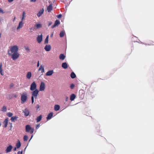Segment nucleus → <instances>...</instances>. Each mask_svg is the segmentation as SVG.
<instances>
[{"mask_svg":"<svg viewBox=\"0 0 154 154\" xmlns=\"http://www.w3.org/2000/svg\"><path fill=\"white\" fill-rule=\"evenodd\" d=\"M7 115L9 117H11L13 116V113L10 112H9L7 113Z\"/></svg>","mask_w":154,"mask_h":154,"instance_id":"nucleus-36","label":"nucleus"},{"mask_svg":"<svg viewBox=\"0 0 154 154\" xmlns=\"http://www.w3.org/2000/svg\"><path fill=\"white\" fill-rule=\"evenodd\" d=\"M15 19H16V17H14V19H13V21H14L15 20Z\"/></svg>","mask_w":154,"mask_h":154,"instance_id":"nucleus-52","label":"nucleus"},{"mask_svg":"<svg viewBox=\"0 0 154 154\" xmlns=\"http://www.w3.org/2000/svg\"><path fill=\"white\" fill-rule=\"evenodd\" d=\"M53 113L52 112H51L48 116L47 117V120L50 119L53 116Z\"/></svg>","mask_w":154,"mask_h":154,"instance_id":"nucleus-25","label":"nucleus"},{"mask_svg":"<svg viewBox=\"0 0 154 154\" xmlns=\"http://www.w3.org/2000/svg\"><path fill=\"white\" fill-rule=\"evenodd\" d=\"M1 125V123L0 122V126Z\"/></svg>","mask_w":154,"mask_h":154,"instance_id":"nucleus-55","label":"nucleus"},{"mask_svg":"<svg viewBox=\"0 0 154 154\" xmlns=\"http://www.w3.org/2000/svg\"><path fill=\"white\" fill-rule=\"evenodd\" d=\"M4 12H3V11L2 9L0 8V13H4Z\"/></svg>","mask_w":154,"mask_h":154,"instance_id":"nucleus-42","label":"nucleus"},{"mask_svg":"<svg viewBox=\"0 0 154 154\" xmlns=\"http://www.w3.org/2000/svg\"><path fill=\"white\" fill-rule=\"evenodd\" d=\"M36 88V85L35 82H33L30 86V89L32 91L35 90Z\"/></svg>","mask_w":154,"mask_h":154,"instance_id":"nucleus-6","label":"nucleus"},{"mask_svg":"<svg viewBox=\"0 0 154 154\" xmlns=\"http://www.w3.org/2000/svg\"><path fill=\"white\" fill-rule=\"evenodd\" d=\"M45 83L43 82H42L40 86V91H44L45 89Z\"/></svg>","mask_w":154,"mask_h":154,"instance_id":"nucleus-8","label":"nucleus"},{"mask_svg":"<svg viewBox=\"0 0 154 154\" xmlns=\"http://www.w3.org/2000/svg\"><path fill=\"white\" fill-rule=\"evenodd\" d=\"M25 49L27 50L29 52L30 51V49L29 48V47H25Z\"/></svg>","mask_w":154,"mask_h":154,"instance_id":"nucleus-38","label":"nucleus"},{"mask_svg":"<svg viewBox=\"0 0 154 154\" xmlns=\"http://www.w3.org/2000/svg\"><path fill=\"white\" fill-rule=\"evenodd\" d=\"M32 76V73L30 72H27L26 77V78L29 79H30L31 77Z\"/></svg>","mask_w":154,"mask_h":154,"instance_id":"nucleus-20","label":"nucleus"},{"mask_svg":"<svg viewBox=\"0 0 154 154\" xmlns=\"http://www.w3.org/2000/svg\"><path fill=\"white\" fill-rule=\"evenodd\" d=\"M38 70H41V72L42 73L44 72V66L41 65L38 69Z\"/></svg>","mask_w":154,"mask_h":154,"instance_id":"nucleus-27","label":"nucleus"},{"mask_svg":"<svg viewBox=\"0 0 154 154\" xmlns=\"http://www.w3.org/2000/svg\"><path fill=\"white\" fill-rule=\"evenodd\" d=\"M54 72L53 70H51L46 72V75L47 76H51L52 75Z\"/></svg>","mask_w":154,"mask_h":154,"instance_id":"nucleus-15","label":"nucleus"},{"mask_svg":"<svg viewBox=\"0 0 154 154\" xmlns=\"http://www.w3.org/2000/svg\"><path fill=\"white\" fill-rule=\"evenodd\" d=\"M17 148V147H15V148H14V151H16V150Z\"/></svg>","mask_w":154,"mask_h":154,"instance_id":"nucleus-51","label":"nucleus"},{"mask_svg":"<svg viewBox=\"0 0 154 154\" xmlns=\"http://www.w3.org/2000/svg\"><path fill=\"white\" fill-rule=\"evenodd\" d=\"M76 97V96L74 94H72L71 95L70 97V100L71 101L73 100Z\"/></svg>","mask_w":154,"mask_h":154,"instance_id":"nucleus-19","label":"nucleus"},{"mask_svg":"<svg viewBox=\"0 0 154 154\" xmlns=\"http://www.w3.org/2000/svg\"><path fill=\"white\" fill-rule=\"evenodd\" d=\"M57 17L58 18H60L61 17L62 15L61 14H60L57 15Z\"/></svg>","mask_w":154,"mask_h":154,"instance_id":"nucleus-39","label":"nucleus"},{"mask_svg":"<svg viewBox=\"0 0 154 154\" xmlns=\"http://www.w3.org/2000/svg\"><path fill=\"white\" fill-rule=\"evenodd\" d=\"M0 22L1 23V18H0Z\"/></svg>","mask_w":154,"mask_h":154,"instance_id":"nucleus-54","label":"nucleus"},{"mask_svg":"<svg viewBox=\"0 0 154 154\" xmlns=\"http://www.w3.org/2000/svg\"><path fill=\"white\" fill-rule=\"evenodd\" d=\"M30 1L31 2H36V0H30Z\"/></svg>","mask_w":154,"mask_h":154,"instance_id":"nucleus-46","label":"nucleus"},{"mask_svg":"<svg viewBox=\"0 0 154 154\" xmlns=\"http://www.w3.org/2000/svg\"><path fill=\"white\" fill-rule=\"evenodd\" d=\"M14 0H8V1L9 2H11L13 1Z\"/></svg>","mask_w":154,"mask_h":154,"instance_id":"nucleus-48","label":"nucleus"},{"mask_svg":"<svg viewBox=\"0 0 154 154\" xmlns=\"http://www.w3.org/2000/svg\"><path fill=\"white\" fill-rule=\"evenodd\" d=\"M31 100L32 103H33L34 102V97H31Z\"/></svg>","mask_w":154,"mask_h":154,"instance_id":"nucleus-40","label":"nucleus"},{"mask_svg":"<svg viewBox=\"0 0 154 154\" xmlns=\"http://www.w3.org/2000/svg\"><path fill=\"white\" fill-rule=\"evenodd\" d=\"M44 10L43 9L40 10L38 13L37 14V16L40 17L43 14Z\"/></svg>","mask_w":154,"mask_h":154,"instance_id":"nucleus-22","label":"nucleus"},{"mask_svg":"<svg viewBox=\"0 0 154 154\" xmlns=\"http://www.w3.org/2000/svg\"><path fill=\"white\" fill-rule=\"evenodd\" d=\"M42 118V116L41 115H40V116L37 117V118L36 119L37 122H38L40 121L41 120Z\"/></svg>","mask_w":154,"mask_h":154,"instance_id":"nucleus-29","label":"nucleus"},{"mask_svg":"<svg viewBox=\"0 0 154 154\" xmlns=\"http://www.w3.org/2000/svg\"><path fill=\"white\" fill-rule=\"evenodd\" d=\"M39 66V61H38L37 64V67H38Z\"/></svg>","mask_w":154,"mask_h":154,"instance_id":"nucleus-47","label":"nucleus"},{"mask_svg":"<svg viewBox=\"0 0 154 154\" xmlns=\"http://www.w3.org/2000/svg\"><path fill=\"white\" fill-rule=\"evenodd\" d=\"M26 131L29 132L31 134H32L34 132V129L32 128L29 125H27L26 126Z\"/></svg>","mask_w":154,"mask_h":154,"instance_id":"nucleus-3","label":"nucleus"},{"mask_svg":"<svg viewBox=\"0 0 154 154\" xmlns=\"http://www.w3.org/2000/svg\"><path fill=\"white\" fill-rule=\"evenodd\" d=\"M18 118L17 116H14L11 117V120L12 122H14L16 121Z\"/></svg>","mask_w":154,"mask_h":154,"instance_id":"nucleus-17","label":"nucleus"},{"mask_svg":"<svg viewBox=\"0 0 154 154\" xmlns=\"http://www.w3.org/2000/svg\"><path fill=\"white\" fill-rule=\"evenodd\" d=\"M53 32L52 33V34L50 36L52 38L53 37Z\"/></svg>","mask_w":154,"mask_h":154,"instance_id":"nucleus-49","label":"nucleus"},{"mask_svg":"<svg viewBox=\"0 0 154 154\" xmlns=\"http://www.w3.org/2000/svg\"><path fill=\"white\" fill-rule=\"evenodd\" d=\"M8 118H6L4 121L3 122V124L4 125V128H6L7 127L8 124Z\"/></svg>","mask_w":154,"mask_h":154,"instance_id":"nucleus-9","label":"nucleus"},{"mask_svg":"<svg viewBox=\"0 0 154 154\" xmlns=\"http://www.w3.org/2000/svg\"><path fill=\"white\" fill-rule=\"evenodd\" d=\"M10 49V50L8 51V54L9 56H11L12 53L17 52L18 51V48L17 45L11 47Z\"/></svg>","mask_w":154,"mask_h":154,"instance_id":"nucleus-1","label":"nucleus"},{"mask_svg":"<svg viewBox=\"0 0 154 154\" xmlns=\"http://www.w3.org/2000/svg\"><path fill=\"white\" fill-rule=\"evenodd\" d=\"M11 58L13 60H15L17 59L19 57L20 54L17 52L15 53H13L11 55Z\"/></svg>","mask_w":154,"mask_h":154,"instance_id":"nucleus-4","label":"nucleus"},{"mask_svg":"<svg viewBox=\"0 0 154 154\" xmlns=\"http://www.w3.org/2000/svg\"><path fill=\"white\" fill-rule=\"evenodd\" d=\"M40 125L39 124H38L36 125V129H37L39 127Z\"/></svg>","mask_w":154,"mask_h":154,"instance_id":"nucleus-41","label":"nucleus"},{"mask_svg":"<svg viewBox=\"0 0 154 154\" xmlns=\"http://www.w3.org/2000/svg\"><path fill=\"white\" fill-rule=\"evenodd\" d=\"M62 66L64 69H66L68 67L67 64L66 63H63L62 64Z\"/></svg>","mask_w":154,"mask_h":154,"instance_id":"nucleus-24","label":"nucleus"},{"mask_svg":"<svg viewBox=\"0 0 154 154\" xmlns=\"http://www.w3.org/2000/svg\"><path fill=\"white\" fill-rule=\"evenodd\" d=\"M2 63H1L0 65V72L1 75H4L3 72V70L2 69Z\"/></svg>","mask_w":154,"mask_h":154,"instance_id":"nucleus-23","label":"nucleus"},{"mask_svg":"<svg viewBox=\"0 0 154 154\" xmlns=\"http://www.w3.org/2000/svg\"><path fill=\"white\" fill-rule=\"evenodd\" d=\"M12 148V146L11 145H9L7 147V149L5 150L6 153L10 152L11 151Z\"/></svg>","mask_w":154,"mask_h":154,"instance_id":"nucleus-13","label":"nucleus"},{"mask_svg":"<svg viewBox=\"0 0 154 154\" xmlns=\"http://www.w3.org/2000/svg\"><path fill=\"white\" fill-rule=\"evenodd\" d=\"M10 124H11V128H12V124L11 123H9Z\"/></svg>","mask_w":154,"mask_h":154,"instance_id":"nucleus-53","label":"nucleus"},{"mask_svg":"<svg viewBox=\"0 0 154 154\" xmlns=\"http://www.w3.org/2000/svg\"><path fill=\"white\" fill-rule=\"evenodd\" d=\"M45 49L47 51H50L51 49V47L50 45H46L45 47Z\"/></svg>","mask_w":154,"mask_h":154,"instance_id":"nucleus-10","label":"nucleus"},{"mask_svg":"<svg viewBox=\"0 0 154 154\" xmlns=\"http://www.w3.org/2000/svg\"><path fill=\"white\" fill-rule=\"evenodd\" d=\"M60 109V106L58 105H55L54 107V109L55 111H58Z\"/></svg>","mask_w":154,"mask_h":154,"instance_id":"nucleus-26","label":"nucleus"},{"mask_svg":"<svg viewBox=\"0 0 154 154\" xmlns=\"http://www.w3.org/2000/svg\"><path fill=\"white\" fill-rule=\"evenodd\" d=\"M7 108L6 106H4L2 109V111L3 112H5L7 111Z\"/></svg>","mask_w":154,"mask_h":154,"instance_id":"nucleus-33","label":"nucleus"},{"mask_svg":"<svg viewBox=\"0 0 154 154\" xmlns=\"http://www.w3.org/2000/svg\"><path fill=\"white\" fill-rule=\"evenodd\" d=\"M72 79L75 78L76 77V75L74 72H72L70 75Z\"/></svg>","mask_w":154,"mask_h":154,"instance_id":"nucleus-30","label":"nucleus"},{"mask_svg":"<svg viewBox=\"0 0 154 154\" xmlns=\"http://www.w3.org/2000/svg\"><path fill=\"white\" fill-rule=\"evenodd\" d=\"M42 27V25L41 24H37L35 26L34 28V29L36 30L38 29L41 28Z\"/></svg>","mask_w":154,"mask_h":154,"instance_id":"nucleus-14","label":"nucleus"},{"mask_svg":"<svg viewBox=\"0 0 154 154\" xmlns=\"http://www.w3.org/2000/svg\"><path fill=\"white\" fill-rule=\"evenodd\" d=\"M60 23V21L58 20H56L54 24L51 26V28H53L56 26H58Z\"/></svg>","mask_w":154,"mask_h":154,"instance_id":"nucleus-7","label":"nucleus"},{"mask_svg":"<svg viewBox=\"0 0 154 154\" xmlns=\"http://www.w3.org/2000/svg\"><path fill=\"white\" fill-rule=\"evenodd\" d=\"M14 84L13 83H12L10 85V87L12 88L14 87Z\"/></svg>","mask_w":154,"mask_h":154,"instance_id":"nucleus-44","label":"nucleus"},{"mask_svg":"<svg viewBox=\"0 0 154 154\" xmlns=\"http://www.w3.org/2000/svg\"><path fill=\"white\" fill-rule=\"evenodd\" d=\"M27 94L26 93H23L21 95V103L22 104L24 103L26 101L27 99Z\"/></svg>","mask_w":154,"mask_h":154,"instance_id":"nucleus-2","label":"nucleus"},{"mask_svg":"<svg viewBox=\"0 0 154 154\" xmlns=\"http://www.w3.org/2000/svg\"><path fill=\"white\" fill-rule=\"evenodd\" d=\"M18 154H22V151H19L17 152Z\"/></svg>","mask_w":154,"mask_h":154,"instance_id":"nucleus-45","label":"nucleus"},{"mask_svg":"<svg viewBox=\"0 0 154 154\" xmlns=\"http://www.w3.org/2000/svg\"><path fill=\"white\" fill-rule=\"evenodd\" d=\"M52 23L51 22V21H49L48 22V26H50L51 24H52Z\"/></svg>","mask_w":154,"mask_h":154,"instance_id":"nucleus-43","label":"nucleus"},{"mask_svg":"<svg viewBox=\"0 0 154 154\" xmlns=\"http://www.w3.org/2000/svg\"><path fill=\"white\" fill-rule=\"evenodd\" d=\"M52 10V6L51 4L48 6L47 8V10L48 12H50Z\"/></svg>","mask_w":154,"mask_h":154,"instance_id":"nucleus-18","label":"nucleus"},{"mask_svg":"<svg viewBox=\"0 0 154 154\" xmlns=\"http://www.w3.org/2000/svg\"><path fill=\"white\" fill-rule=\"evenodd\" d=\"M75 87V85L73 84H72L70 86V88L71 89H73Z\"/></svg>","mask_w":154,"mask_h":154,"instance_id":"nucleus-37","label":"nucleus"},{"mask_svg":"<svg viewBox=\"0 0 154 154\" xmlns=\"http://www.w3.org/2000/svg\"><path fill=\"white\" fill-rule=\"evenodd\" d=\"M36 107L37 108V109H38L39 107V105H37Z\"/></svg>","mask_w":154,"mask_h":154,"instance_id":"nucleus-50","label":"nucleus"},{"mask_svg":"<svg viewBox=\"0 0 154 154\" xmlns=\"http://www.w3.org/2000/svg\"><path fill=\"white\" fill-rule=\"evenodd\" d=\"M48 35L46 37L45 41V44H47L48 43Z\"/></svg>","mask_w":154,"mask_h":154,"instance_id":"nucleus-32","label":"nucleus"},{"mask_svg":"<svg viewBox=\"0 0 154 154\" xmlns=\"http://www.w3.org/2000/svg\"><path fill=\"white\" fill-rule=\"evenodd\" d=\"M23 20H22V21H21L20 22L17 28V29H20V28H21L23 27V25L24 24V23L23 22Z\"/></svg>","mask_w":154,"mask_h":154,"instance_id":"nucleus-16","label":"nucleus"},{"mask_svg":"<svg viewBox=\"0 0 154 154\" xmlns=\"http://www.w3.org/2000/svg\"><path fill=\"white\" fill-rule=\"evenodd\" d=\"M65 58V56L63 54H60L59 56V58L61 60H63Z\"/></svg>","mask_w":154,"mask_h":154,"instance_id":"nucleus-21","label":"nucleus"},{"mask_svg":"<svg viewBox=\"0 0 154 154\" xmlns=\"http://www.w3.org/2000/svg\"><path fill=\"white\" fill-rule=\"evenodd\" d=\"M23 112L24 113L25 115L26 116H28L29 113V110L27 108L25 109L24 110H23Z\"/></svg>","mask_w":154,"mask_h":154,"instance_id":"nucleus-12","label":"nucleus"},{"mask_svg":"<svg viewBox=\"0 0 154 154\" xmlns=\"http://www.w3.org/2000/svg\"><path fill=\"white\" fill-rule=\"evenodd\" d=\"M34 91L31 93L32 97H34L35 98H36L38 94V91L37 89H35Z\"/></svg>","mask_w":154,"mask_h":154,"instance_id":"nucleus-5","label":"nucleus"},{"mask_svg":"<svg viewBox=\"0 0 154 154\" xmlns=\"http://www.w3.org/2000/svg\"><path fill=\"white\" fill-rule=\"evenodd\" d=\"M65 34V32L64 31H62L60 32V37H63Z\"/></svg>","mask_w":154,"mask_h":154,"instance_id":"nucleus-28","label":"nucleus"},{"mask_svg":"<svg viewBox=\"0 0 154 154\" xmlns=\"http://www.w3.org/2000/svg\"><path fill=\"white\" fill-rule=\"evenodd\" d=\"M26 17V14L25 11H23V17L22 18V20H23Z\"/></svg>","mask_w":154,"mask_h":154,"instance_id":"nucleus-34","label":"nucleus"},{"mask_svg":"<svg viewBox=\"0 0 154 154\" xmlns=\"http://www.w3.org/2000/svg\"><path fill=\"white\" fill-rule=\"evenodd\" d=\"M42 36L41 35H38L37 38V41L38 43H40L42 41Z\"/></svg>","mask_w":154,"mask_h":154,"instance_id":"nucleus-11","label":"nucleus"},{"mask_svg":"<svg viewBox=\"0 0 154 154\" xmlns=\"http://www.w3.org/2000/svg\"><path fill=\"white\" fill-rule=\"evenodd\" d=\"M28 136L25 135L23 137V140L24 141H27L28 140Z\"/></svg>","mask_w":154,"mask_h":154,"instance_id":"nucleus-35","label":"nucleus"},{"mask_svg":"<svg viewBox=\"0 0 154 154\" xmlns=\"http://www.w3.org/2000/svg\"><path fill=\"white\" fill-rule=\"evenodd\" d=\"M16 146L17 148L18 149L21 146V143L19 141L17 143Z\"/></svg>","mask_w":154,"mask_h":154,"instance_id":"nucleus-31","label":"nucleus"}]
</instances>
